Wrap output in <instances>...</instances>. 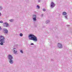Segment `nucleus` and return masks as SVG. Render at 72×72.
<instances>
[{
    "mask_svg": "<svg viewBox=\"0 0 72 72\" xmlns=\"http://www.w3.org/2000/svg\"><path fill=\"white\" fill-rule=\"evenodd\" d=\"M28 37H29V40H33L34 42H37V37L32 34H30L29 35Z\"/></svg>",
    "mask_w": 72,
    "mask_h": 72,
    "instance_id": "nucleus-1",
    "label": "nucleus"
},
{
    "mask_svg": "<svg viewBox=\"0 0 72 72\" xmlns=\"http://www.w3.org/2000/svg\"><path fill=\"white\" fill-rule=\"evenodd\" d=\"M5 37L1 35L0 36V45H3L4 43H5Z\"/></svg>",
    "mask_w": 72,
    "mask_h": 72,
    "instance_id": "nucleus-2",
    "label": "nucleus"
},
{
    "mask_svg": "<svg viewBox=\"0 0 72 72\" xmlns=\"http://www.w3.org/2000/svg\"><path fill=\"white\" fill-rule=\"evenodd\" d=\"M8 59L9 60V62L10 64H13L14 62L13 60V56L10 55H8Z\"/></svg>",
    "mask_w": 72,
    "mask_h": 72,
    "instance_id": "nucleus-3",
    "label": "nucleus"
},
{
    "mask_svg": "<svg viewBox=\"0 0 72 72\" xmlns=\"http://www.w3.org/2000/svg\"><path fill=\"white\" fill-rule=\"evenodd\" d=\"M67 12H63L62 14V15H66L64 16V17L66 19H68V18H67V17H68V15H67Z\"/></svg>",
    "mask_w": 72,
    "mask_h": 72,
    "instance_id": "nucleus-4",
    "label": "nucleus"
},
{
    "mask_svg": "<svg viewBox=\"0 0 72 72\" xmlns=\"http://www.w3.org/2000/svg\"><path fill=\"white\" fill-rule=\"evenodd\" d=\"M33 20L34 22H36V21H37V19H36V17L37 16H36V15H33Z\"/></svg>",
    "mask_w": 72,
    "mask_h": 72,
    "instance_id": "nucleus-5",
    "label": "nucleus"
},
{
    "mask_svg": "<svg viewBox=\"0 0 72 72\" xmlns=\"http://www.w3.org/2000/svg\"><path fill=\"white\" fill-rule=\"evenodd\" d=\"M51 3V6L50 7L51 8H53L54 7H55V4L54 3V2H52Z\"/></svg>",
    "mask_w": 72,
    "mask_h": 72,
    "instance_id": "nucleus-6",
    "label": "nucleus"
},
{
    "mask_svg": "<svg viewBox=\"0 0 72 72\" xmlns=\"http://www.w3.org/2000/svg\"><path fill=\"white\" fill-rule=\"evenodd\" d=\"M58 47L60 49H62L63 48L62 44L60 43H58Z\"/></svg>",
    "mask_w": 72,
    "mask_h": 72,
    "instance_id": "nucleus-7",
    "label": "nucleus"
},
{
    "mask_svg": "<svg viewBox=\"0 0 72 72\" xmlns=\"http://www.w3.org/2000/svg\"><path fill=\"white\" fill-rule=\"evenodd\" d=\"M3 31H4L5 34H8V30L6 28L3 29Z\"/></svg>",
    "mask_w": 72,
    "mask_h": 72,
    "instance_id": "nucleus-8",
    "label": "nucleus"
},
{
    "mask_svg": "<svg viewBox=\"0 0 72 72\" xmlns=\"http://www.w3.org/2000/svg\"><path fill=\"white\" fill-rule=\"evenodd\" d=\"M4 27H7L9 26V24H8L7 22H5L4 23Z\"/></svg>",
    "mask_w": 72,
    "mask_h": 72,
    "instance_id": "nucleus-9",
    "label": "nucleus"
},
{
    "mask_svg": "<svg viewBox=\"0 0 72 72\" xmlns=\"http://www.w3.org/2000/svg\"><path fill=\"white\" fill-rule=\"evenodd\" d=\"M14 52V54H16V53H17V51L16 50V49L15 48H14L13 49Z\"/></svg>",
    "mask_w": 72,
    "mask_h": 72,
    "instance_id": "nucleus-10",
    "label": "nucleus"
},
{
    "mask_svg": "<svg viewBox=\"0 0 72 72\" xmlns=\"http://www.w3.org/2000/svg\"><path fill=\"white\" fill-rule=\"evenodd\" d=\"M46 23L47 24L48 23H50V21L49 20H48L46 21Z\"/></svg>",
    "mask_w": 72,
    "mask_h": 72,
    "instance_id": "nucleus-11",
    "label": "nucleus"
},
{
    "mask_svg": "<svg viewBox=\"0 0 72 72\" xmlns=\"http://www.w3.org/2000/svg\"><path fill=\"white\" fill-rule=\"evenodd\" d=\"M14 21V19H11L9 20V21L11 22H13Z\"/></svg>",
    "mask_w": 72,
    "mask_h": 72,
    "instance_id": "nucleus-12",
    "label": "nucleus"
},
{
    "mask_svg": "<svg viewBox=\"0 0 72 72\" xmlns=\"http://www.w3.org/2000/svg\"><path fill=\"white\" fill-rule=\"evenodd\" d=\"M37 25L36 24H35L34 26V28H36V27H37Z\"/></svg>",
    "mask_w": 72,
    "mask_h": 72,
    "instance_id": "nucleus-13",
    "label": "nucleus"
},
{
    "mask_svg": "<svg viewBox=\"0 0 72 72\" xmlns=\"http://www.w3.org/2000/svg\"><path fill=\"white\" fill-rule=\"evenodd\" d=\"M37 8L38 9H40V6H39L38 5H37Z\"/></svg>",
    "mask_w": 72,
    "mask_h": 72,
    "instance_id": "nucleus-14",
    "label": "nucleus"
},
{
    "mask_svg": "<svg viewBox=\"0 0 72 72\" xmlns=\"http://www.w3.org/2000/svg\"><path fill=\"white\" fill-rule=\"evenodd\" d=\"M20 36H23V34L22 33H21L19 34Z\"/></svg>",
    "mask_w": 72,
    "mask_h": 72,
    "instance_id": "nucleus-15",
    "label": "nucleus"
},
{
    "mask_svg": "<svg viewBox=\"0 0 72 72\" xmlns=\"http://www.w3.org/2000/svg\"><path fill=\"white\" fill-rule=\"evenodd\" d=\"M42 10L43 12H45L46 11V9L45 8H43L42 9Z\"/></svg>",
    "mask_w": 72,
    "mask_h": 72,
    "instance_id": "nucleus-16",
    "label": "nucleus"
},
{
    "mask_svg": "<svg viewBox=\"0 0 72 72\" xmlns=\"http://www.w3.org/2000/svg\"><path fill=\"white\" fill-rule=\"evenodd\" d=\"M20 51L21 52V53H22V54H23V51L22 50H20Z\"/></svg>",
    "mask_w": 72,
    "mask_h": 72,
    "instance_id": "nucleus-17",
    "label": "nucleus"
},
{
    "mask_svg": "<svg viewBox=\"0 0 72 72\" xmlns=\"http://www.w3.org/2000/svg\"><path fill=\"white\" fill-rule=\"evenodd\" d=\"M2 9H3V8H2V6H0V10H1Z\"/></svg>",
    "mask_w": 72,
    "mask_h": 72,
    "instance_id": "nucleus-18",
    "label": "nucleus"
},
{
    "mask_svg": "<svg viewBox=\"0 0 72 72\" xmlns=\"http://www.w3.org/2000/svg\"><path fill=\"white\" fill-rule=\"evenodd\" d=\"M41 0H38V3H40V2H41Z\"/></svg>",
    "mask_w": 72,
    "mask_h": 72,
    "instance_id": "nucleus-19",
    "label": "nucleus"
},
{
    "mask_svg": "<svg viewBox=\"0 0 72 72\" xmlns=\"http://www.w3.org/2000/svg\"><path fill=\"white\" fill-rule=\"evenodd\" d=\"M0 23H3V21H0Z\"/></svg>",
    "mask_w": 72,
    "mask_h": 72,
    "instance_id": "nucleus-20",
    "label": "nucleus"
},
{
    "mask_svg": "<svg viewBox=\"0 0 72 72\" xmlns=\"http://www.w3.org/2000/svg\"><path fill=\"white\" fill-rule=\"evenodd\" d=\"M18 46V45L17 44L15 45L14 46Z\"/></svg>",
    "mask_w": 72,
    "mask_h": 72,
    "instance_id": "nucleus-21",
    "label": "nucleus"
},
{
    "mask_svg": "<svg viewBox=\"0 0 72 72\" xmlns=\"http://www.w3.org/2000/svg\"><path fill=\"white\" fill-rule=\"evenodd\" d=\"M30 45H34V44H33V43H32Z\"/></svg>",
    "mask_w": 72,
    "mask_h": 72,
    "instance_id": "nucleus-22",
    "label": "nucleus"
},
{
    "mask_svg": "<svg viewBox=\"0 0 72 72\" xmlns=\"http://www.w3.org/2000/svg\"><path fill=\"white\" fill-rule=\"evenodd\" d=\"M43 15H44L43 14H42L41 15V17H43Z\"/></svg>",
    "mask_w": 72,
    "mask_h": 72,
    "instance_id": "nucleus-23",
    "label": "nucleus"
},
{
    "mask_svg": "<svg viewBox=\"0 0 72 72\" xmlns=\"http://www.w3.org/2000/svg\"><path fill=\"white\" fill-rule=\"evenodd\" d=\"M0 30H2V29L1 28V27L0 26Z\"/></svg>",
    "mask_w": 72,
    "mask_h": 72,
    "instance_id": "nucleus-24",
    "label": "nucleus"
},
{
    "mask_svg": "<svg viewBox=\"0 0 72 72\" xmlns=\"http://www.w3.org/2000/svg\"><path fill=\"white\" fill-rule=\"evenodd\" d=\"M1 13L0 12V16H1Z\"/></svg>",
    "mask_w": 72,
    "mask_h": 72,
    "instance_id": "nucleus-25",
    "label": "nucleus"
},
{
    "mask_svg": "<svg viewBox=\"0 0 72 72\" xmlns=\"http://www.w3.org/2000/svg\"><path fill=\"white\" fill-rule=\"evenodd\" d=\"M67 26H69V25H67Z\"/></svg>",
    "mask_w": 72,
    "mask_h": 72,
    "instance_id": "nucleus-26",
    "label": "nucleus"
},
{
    "mask_svg": "<svg viewBox=\"0 0 72 72\" xmlns=\"http://www.w3.org/2000/svg\"><path fill=\"white\" fill-rule=\"evenodd\" d=\"M51 60H53V59H51Z\"/></svg>",
    "mask_w": 72,
    "mask_h": 72,
    "instance_id": "nucleus-27",
    "label": "nucleus"
},
{
    "mask_svg": "<svg viewBox=\"0 0 72 72\" xmlns=\"http://www.w3.org/2000/svg\"><path fill=\"white\" fill-rule=\"evenodd\" d=\"M26 1H28V0H26Z\"/></svg>",
    "mask_w": 72,
    "mask_h": 72,
    "instance_id": "nucleus-28",
    "label": "nucleus"
}]
</instances>
